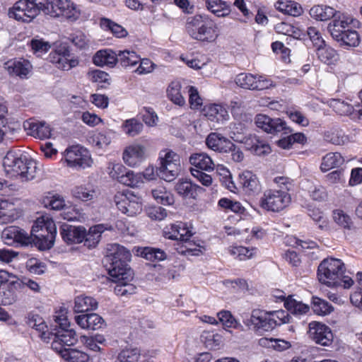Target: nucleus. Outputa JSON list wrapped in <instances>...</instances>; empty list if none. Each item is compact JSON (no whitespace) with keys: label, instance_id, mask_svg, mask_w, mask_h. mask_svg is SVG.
<instances>
[{"label":"nucleus","instance_id":"12","mask_svg":"<svg viewBox=\"0 0 362 362\" xmlns=\"http://www.w3.org/2000/svg\"><path fill=\"white\" fill-rule=\"evenodd\" d=\"M291 202V194L287 192L270 189L264 192L260 206L267 211L279 212L286 208Z\"/></svg>","mask_w":362,"mask_h":362},{"label":"nucleus","instance_id":"58","mask_svg":"<svg viewBox=\"0 0 362 362\" xmlns=\"http://www.w3.org/2000/svg\"><path fill=\"white\" fill-rule=\"evenodd\" d=\"M141 353L138 349L122 350L117 356L119 362H140Z\"/></svg>","mask_w":362,"mask_h":362},{"label":"nucleus","instance_id":"47","mask_svg":"<svg viewBox=\"0 0 362 362\" xmlns=\"http://www.w3.org/2000/svg\"><path fill=\"white\" fill-rule=\"evenodd\" d=\"M140 61V57L134 51L123 50L118 52V62L124 67H132Z\"/></svg>","mask_w":362,"mask_h":362},{"label":"nucleus","instance_id":"43","mask_svg":"<svg viewBox=\"0 0 362 362\" xmlns=\"http://www.w3.org/2000/svg\"><path fill=\"white\" fill-rule=\"evenodd\" d=\"M137 255L151 262L163 261L167 257L163 250L151 247L139 248Z\"/></svg>","mask_w":362,"mask_h":362},{"label":"nucleus","instance_id":"64","mask_svg":"<svg viewBox=\"0 0 362 362\" xmlns=\"http://www.w3.org/2000/svg\"><path fill=\"white\" fill-rule=\"evenodd\" d=\"M218 206L222 209L237 213L243 214L245 208L238 202L232 201L227 198H222L218 201Z\"/></svg>","mask_w":362,"mask_h":362},{"label":"nucleus","instance_id":"44","mask_svg":"<svg viewBox=\"0 0 362 362\" xmlns=\"http://www.w3.org/2000/svg\"><path fill=\"white\" fill-rule=\"evenodd\" d=\"M181 84L178 81H173L167 88V96L174 104L179 106L185 105V99L181 92Z\"/></svg>","mask_w":362,"mask_h":362},{"label":"nucleus","instance_id":"5","mask_svg":"<svg viewBox=\"0 0 362 362\" xmlns=\"http://www.w3.org/2000/svg\"><path fill=\"white\" fill-rule=\"evenodd\" d=\"M289 322V315L286 311L279 310L272 312H265L262 310L252 311L249 319L245 324L256 333L262 334L270 332L276 327Z\"/></svg>","mask_w":362,"mask_h":362},{"label":"nucleus","instance_id":"46","mask_svg":"<svg viewBox=\"0 0 362 362\" xmlns=\"http://www.w3.org/2000/svg\"><path fill=\"white\" fill-rule=\"evenodd\" d=\"M29 326L40 332V337L44 341H48L51 339L50 334L48 332L47 326L44 320L39 315L33 316L29 319Z\"/></svg>","mask_w":362,"mask_h":362},{"label":"nucleus","instance_id":"45","mask_svg":"<svg viewBox=\"0 0 362 362\" xmlns=\"http://www.w3.org/2000/svg\"><path fill=\"white\" fill-rule=\"evenodd\" d=\"M151 194L154 199L163 205H170L174 202L173 194L168 192L165 187L160 185L151 190Z\"/></svg>","mask_w":362,"mask_h":362},{"label":"nucleus","instance_id":"33","mask_svg":"<svg viewBox=\"0 0 362 362\" xmlns=\"http://www.w3.org/2000/svg\"><path fill=\"white\" fill-rule=\"evenodd\" d=\"M112 230V226L104 224H98L89 228L88 232L86 230L84 238L85 245L88 247H95L100 241L101 234L105 230Z\"/></svg>","mask_w":362,"mask_h":362},{"label":"nucleus","instance_id":"55","mask_svg":"<svg viewBox=\"0 0 362 362\" xmlns=\"http://www.w3.org/2000/svg\"><path fill=\"white\" fill-rule=\"evenodd\" d=\"M120 183L131 187H139L144 183L141 173H134L132 170H127L124 177H122Z\"/></svg>","mask_w":362,"mask_h":362},{"label":"nucleus","instance_id":"56","mask_svg":"<svg viewBox=\"0 0 362 362\" xmlns=\"http://www.w3.org/2000/svg\"><path fill=\"white\" fill-rule=\"evenodd\" d=\"M69 39L76 47V48L80 50H85L89 47L90 40L81 31H76L70 35Z\"/></svg>","mask_w":362,"mask_h":362},{"label":"nucleus","instance_id":"57","mask_svg":"<svg viewBox=\"0 0 362 362\" xmlns=\"http://www.w3.org/2000/svg\"><path fill=\"white\" fill-rule=\"evenodd\" d=\"M124 132L129 136L138 135L143 129V124L137 119L132 118L127 119L122 124Z\"/></svg>","mask_w":362,"mask_h":362},{"label":"nucleus","instance_id":"23","mask_svg":"<svg viewBox=\"0 0 362 362\" xmlns=\"http://www.w3.org/2000/svg\"><path fill=\"white\" fill-rule=\"evenodd\" d=\"M239 182L243 191L249 196H255L262 191V185L257 176L250 170H245L239 175Z\"/></svg>","mask_w":362,"mask_h":362},{"label":"nucleus","instance_id":"50","mask_svg":"<svg viewBox=\"0 0 362 362\" xmlns=\"http://www.w3.org/2000/svg\"><path fill=\"white\" fill-rule=\"evenodd\" d=\"M285 308L295 315H303L309 311V306L301 302L297 301L292 297H288L284 302Z\"/></svg>","mask_w":362,"mask_h":362},{"label":"nucleus","instance_id":"62","mask_svg":"<svg viewBox=\"0 0 362 362\" xmlns=\"http://www.w3.org/2000/svg\"><path fill=\"white\" fill-rule=\"evenodd\" d=\"M30 45L33 53L38 57L47 52L51 48L50 43L42 39H33Z\"/></svg>","mask_w":362,"mask_h":362},{"label":"nucleus","instance_id":"32","mask_svg":"<svg viewBox=\"0 0 362 362\" xmlns=\"http://www.w3.org/2000/svg\"><path fill=\"white\" fill-rule=\"evenodd\" d=\"M93 62L98 66L113 67L118 62V54L111 49H101L95 54Z\"/></svg>","mask_w":362,"mask_h":362},{"label":"nucleus","instance_id":"42","mask_svg":"<svg viewBox=\"0 0 362 362\" xmlns=\"http://www.w3.org/2000/svg\"><path fill=\"white\" fill-rule=\"evenodd\" d=\"M98 308L97 300L90 296H79L75 298V313H85L89 310H95Z\"/></svg>","mask_w":362,"mask_h":362},{"label":"nucleus","instance_id":"26","mask_svg":"<svg viewBox=\"0 0 362 362\" xmlns=\"http://www.w3.org/2000/svg\"><path fill=\"white\" fill-rule=\"evenodd\" d=\"M203 115L211 122L223 123L229 119L226 108L221 104H207L202 109Z\"/></svg>","mask_w":362,"mask_h":362},{"label":"nucleus","instance_id":"29","mask_svg":"<svg viewBox=\"0 0 362 362\" xmlns=\"http://www.w3.org/2000/svg\"><path fill=\"white\" fill-rule=\"evenodd\" d=\"M23 126L28 134L40 139L49 138L52 134L49 125L44 122H35L27 121L24 123Z\"/></svg>","mask_w":362,"mask_h":362},{"label":"nucleus","instance_id":"54","mask_svg":"<svg viewBox=\"0 0 362 362\" xmlns=\"http://www.w3.org/2000/svg\"><path fill=\"white\" fill-rule=\"evenodd\" d=\"M334 222L340 227L351 230L353 227V221L349 215L341 209H336L332 214Z\"/></svg>","mask_w":362,"mask_h":362},{"label":"nucleus","instance_id":"27","mask_svg":"<svg viewBox=\"0 0 362 362\" xmlns=\"http://www.w3.org/2000/svg\"><path fill=\"white\" fill-rule=\"evenodd\" d=\"M206 144L210 149L220 153H228L233 143L220 134L212 132L206 139Z\"/></svg>","mask_w":362,"mask_h":362},{"label":"nucleus","instance_id":"3","mask_svg":"<svg viewBox=\"0 0 362 362\" xmlns=\"http://www.w3.org/2000/svg\"><path fill=\"white\" fill-rule=\"evenodd\" d=\"M6 173L22 182L33 180L37 176V162L21 151H8L3 160Z\"/></svg>","mask_w":362,"mask_h":362},{"label":"nucleus","instance_id":"1","mask_svg":"<svg viewBox=\"0 0 362 362\" xmlns=\"http://www.w3.org/2000/svg\"><path fill=\"white\" fill-rule=\"evenodd\" d=\"M131 257V252L124 246L116 243L107 246L105 262L112 281L116 284L114 292L118 296L136 293V286L130 283L134 277L133 271L127 264Z\"/></svg>","mask_w":362,"mask_h":362},{"label":"nucleus","instance_id":"39","mask_svg":"<svg viewBox=\"0 0 362 362\" xmlns=\"http://www.w3.org/2000/svg\"><path fill=\"white\" fill-rule=\"evenodd\" d=\"M42 202L45 207L57 211L63 210L66 205L63 196L53 192H48Z\"/></svg>","mask_w":362,"mask_h":362},{"label":"nucleus","instance_id":"36","mask_svg":"<svg viewBox=\"0 0 362 362\" xmlns=\"http://www.w3.org/2000/svg\"><path fill=\"white\" fill-rule=\"evenodd\" d=\"M315 52L318 59L327 65L334 64L339 59L337 51L325 42L315 49Z\"/></svg>","mask_w":362,"mask_h":362},{"label":"nucleus","instance_id":"53","mask_svg":"<svg viewBox=\"0 0 362 362\" xmlns=\"http://www.w3.org/2000/svg\"><path fill=\"white\" fill-rule=\"evenodd\" d=\"M257 75L241 73L235 78V83L243 88L255 90Z\"/></svg>","mask_w":362,"mask_h":362},{"label":"nucleus","instance_id":"40","mask_svg":"<svg viewBox=\"0 0 362 362\" xmlns=\"http://www.w3.org/2000/svg\"><path fill=\"white\" fill-rule=\"evenodd\" d=\"M334 110L341 115L349 116L352 119H359V112L357 105L354 107L351 104L343 101L336 100L334 104Z\"/></svg>","mask_w":362,"mask_h":362},{"label":"nucleus","instance_id":"9","mask_svg":"<svg viewBox=\"0 0 362 362\" xmlns=\"http://www.w3.org/2000/svg\"><path fill=\"white\" fill-rule=\"evenodd\" d=\"M46 0H19L8 10V16L17 21L30 22L39 12L45 13Z\"/></svg>","mask_w":362,"mask_h":362},{"label":"nucleus","instance_id":"8","mask_svg":"<svg viewBox=\"0 0 362 362\" xmlns=\"http://www.w3.org/2000/svg\"><path fill=\"white\" fill-rule=\"evenodd\" d=\"M46 0H19L8 10V16L17 21L30 22L39 12L45 13Z\"/></svg>","mask_w":362,"mask_h":362},{"label":"nucleus","instance_id":"14","mask_svg":"<svg viewBox=\"0 0 362 362\" xmlns=\"http://www.w3.org/2000/svg\"><path fill=\"white\" fill-rule=\"evenodd\" d=\"M115 202L117 209L129 216H134L142 211L141 199L130 192L117 193L115 196Z\"/></svg>","mask_w":362,"mask_h":362},{"label":"nucleus","instance_id":"63","mask_svg":"<svg viewBox=\"0 0 362 362\" xmlns=\"http://www.w3.org/2000/svg\"><path fill=\"white\" fill-rule=\"evenodd\" d=\"M325 137L326 141L335 145H343L348 139L341 131L337 129L327 132Z\"/></svg>","mask_w":362,"mask_h":362},{"label":"nucleus","instance_id":"11","mask_svg":"<svg viewBox=\"0 0 362 362\" xmlns=\"http://www.w3.org/2000/svg\"><path fill=\"white\" fill-rule=\"evenodd\" d=\"M80 9L71 0H46L45 14L52 17H62L71 21L80 16Z\"/></svg>","mask_w":362,"mask_h":362},{"label":"nucleus","instance_id":"52","mask_svg":"<svg viewBox=\"0 0 362 362\" xmlns=\"http://www.w3.org/2000/svg\"><path fill=\"white\" fill-rule=\"evenodd\" d=\"M341 45L356 47L359 45L360 38L357 31L351 28L341 34V39H336Z\"/></svg>","mask_w":362,"mask_h":362},{"label":"nucleus","instance_id":"13","mask_svg":"<svg viewBox=\"0 0 362 362\" xmlns=\"http://www.w3.org/2000/svg\"><path fill=\"white\" fill-rule=\"evenodd\" d=\"M64 160L67 166L74 168H86L90 167L93 160L88 151L79 146L68 147L63 153Z\"/></svg>","mask_w":362,"mask_h":362},{"label":"nucleus","instance_id":"19","mask_svg":"<svg viewBox=\"0 0 362 362\" xmlns=\"http://www.w3.org/2000/svg\"><path fill=\"white\" fill-rule=\"evenodd\" d=\"M50 339H52V348L58 353L64 351V346H73L78 341L76 332L67 328L60 329L57 332L50 334Z\"/></svg>","mask_w":362,"mask_h":362},{"label":"nucleus","instance_id":"41","mask_svg":"<svg viewBox=\"0 0 362 362\" xmlns=\"http://www.w3.org/2000/svg\"><path fill=\"white\" fill-rule=\"evenodd\" d=\"M344 162V158L339 153H328L322 159L320 169L327 172L332 168H339Z\"/></svg>","mask_w":362,"mask_h":362},{"label":"nucleus","instance_id":"37","mask_svg":"<svg viewBox=\"0 0 362 362\" xmlns=\"http://www.w3.org/2000/svg\"><path fill=\"white\" fill-rule=\"evenodd\" d=\"M338 13L334 8L326 5H316L310 10V16L316 21H320L334 18Z\"/></svg>","mask_w":362,"mask_h":362},{"label":"nucleus","instance_id":"20","mask_svg":"<svg viewBox=\"0 0 362 362\" xmlns=\"http://www.w3.org/2000/svg\"><path fill=\"white\" fill-rule=\"evenodd\" d=\"M5 244L8 245H28L31 242V237L23 229L17 226H9L5 228L1 235Z\"/></svg>","mask_w":362,"mask_h":362},{"label":"nucleus","instance_id":"16","mask_svg":"<svg viewBox=\"0 0 362 362\" xmlns=\"http://www.w3.org/2000/svg\"><path fill=\"white\" fill-rule=\"evenodd\" d=\"M255 124L258 128L267 133L276 134L283 132L286 134L291 132L286 126L285 122L280 118L272 119L266 115H257L255 117Z\"/></svg>","mask_w":362,"mask_h":362},{"label":"nucleus","instance_id":"24","mask_svg":"<svg viewBox=\"0 0 362 362\" xmlns=\"http://www.w3.org/2000/svg\"><path fill=\"white\" fill-rule=\"evenodd\" d=\"M60 234L67 244L80 243L85 238L86 228L83 226L63 224L60 227Z\"/></svg>","mask_w":362,"mask_h":362},{"label":"nucleus","instance_id":"48","mask_svg":"<svg viewBox=\"0 0 362 362\" xmlns=\"http://www.w3.org/2000/svg\"><path fill=\"white\" fill-rule=\"evenodd\" d=\"M100 24L103 29L110 30L117 37H124L128 34L127 31L122 25L108 18H101Z\"/></svg>","mask_w":362,"mask_h":362},{"label":"nucleus","instance_id":"10","mask_svg":"<svg viewBox=\"0 0 362 362\" xmlns=\"http://www.w3.org/2000/svg\"><path fill=\"white\" fill-rule=\"evenodd\" d=\"M23 288V282L5 270H0V304L9 305L17 300V292Z\"/></svg>","mask_w":362,"mask_h":362},{"label":"nucleus","instance_id":"51","mask_svg":"<svg viewBox=\"0 0 362 362\" xmlns=\"http://www.w3.org/2000/svg\"><path fill=\"white\" fill-rule=\"evenodd\" d=\"M312 303L313 310L317 315H327L333 311L332 305L320 298L313 297Z\"/></svg>","mask_w":362,"mask_h":362},{"label":"nucleus","instance_id":"61","mask_svg":"<svg viewBox=\"0 0 362 362\" xmlns=\"http://www.w3.org/2000/svg\"><path fill=\"white\" fill-rule=\"evenodd\" d=\"M230 253L235 258L243 261L251 258L253 256L255 249L251 250L243 246H233L229 250Z\"/></svg>","mask_w":362,"mask_h":362},{"label":"nucleus","instance_id":"49","mask_svg":"<svg viewBox=\"0 0 362 362\" xmlns=\"http://www.w3.org/2000/svg\"><path fill=\"white\" fill-rule=\"evenodd\" d=\"M72 195L83 202L92 200L95 197V191L91 187L80 185L75 187L71 191Z\"/></svg>","mask_w":362,"mask_h":362},{"label":"nucleus","instance_id":"18","mask_svg":"<svg viewBox=\"0 0 362 362\" xmlns=\"http://www.w3.org/2000/svg\"><path fill=\"white\" fill-rule=\"evenodd\" d=\"M309 337L322 346H329L333 339L332 332L329 327L319 322L309 323Z\"/></svg>","mask_w":362,"mask_h":362},{"label":"nucleus","instance_id":"7","mask_svg":"<svg viewBox=\"0 0 362 362\" xmlns=\"http://www.w3.org/2000/svg\"><path fill=\"white\" fill-rule=\"evenodd\" d=\"M186 30L194 40L212 42L218 36L216 24L206 16H196L187 23Z\"/></svg>","mask_w":362,"mask_h":362},{"label":"nucleus","instance_id":"28","mask_svg":"<svg viewBox=\"0 0 362 362\" xmlns=\"http://www.w3.org/2000/svg\"><path fill=\"white\" fill-rule=\"evenodd\" d=\"M75 320L82 329H99L104 325V320L96 313L77 315Z\"/></svg>","mask_w":362,"mask_h":362},{"label":"nucleus","instance_id":"4","mask_svg":"<svg viewBox=\"0 0 362 362\" xmlns=\"http://www.w3.org/2000/svg\"><path fill=\"white\" fill-rule=\"evenodd\" d=\"M346 267L340 259L328 257L323 259L317 268L319 281L328 287L343 286L349 288L354 284L353 279L345 275Z\"/></svg>","mask_w":362,"mask_h":362},{"label":"nucleus","instance_id":"60","mask_svg":"<svg viewBox=\"0 0 362 362\" xmlns=\"http://www.w3.org/2000/svg\"><path fill=\"white\" fill-rule=\"evenodd\" d=\"M107 169L110 177L117 180L119 182L127 171V169L122 163L114 162H109Z\"/></svg>","mask_w":362,"mask_h":362},{"label":"nucleus","instance_id":"35","mask_svg":"<svg viewBox=\"0 0 362 362\" xmlns=\"http://www.w3.org/2000/svg\"><path fill=\"white\" fill-rule=\"evenodd\" d=\"M206 8L219 18H224L230 15L231 12L229 3L223 0H206Z\"/></svg>","mask_w":362,"mask_h":362},{"label":"nucleus","instance_id":"2","mask_svg":"<svg viewBox=\"0 0 362 362\" xmlns=\"http://www.w3.org/2000/svg\"><path fill=\"white\" fill-rule=\"evenodd\" d=\"M6 173L22 182L33 180L37 176V162L21 151H8L3 160Z\"/></svg>","mask_w":362,"mask_h":362},{"label":"nucleus","instance_id":"22","mask_svg":"<svg viewBox=\"0 0 362 362\" xmlns=\"http://www.w3.org/2000/svg\"><path fill=\"white\" fill-rule=\"evenodd\" d=\"M4 67L10 75L21 78H28L33 69L30 62L22 58L10 59L4 64Z\"/></svg>","mask_w":362,"mask_h":362},{"label":"nucleus","instance_id":"38","mask_svg":"<svg viewBox=\"0 0 362 362\" xmlns=\"http://www.w3.org/2000/svg\"><path fill=\"white\" fill-rule=\"evenodd\" d=\"M181 171L180 163H173L168 165H160L158 168V177L161 179L171 182L174 180Z\"/></svg>","mask_w":362,"mask_h":362},{"label":"nucleus","instance_id":"31","mask_svg":"<svg viewBox=\"0 0 362 362\" xmlns=\"http://www.w3.org/2000/svg\"><path fill=\"white\" fill-rule=\"evenodd\" d=\"M201 189L199 185L187 179L179 180L175 186L177 193L184 198L195 199Z\"/></svg>","mask_w":362,"mask_h":362},{"label":"nucleus","instance_id":"17","mask_svg":"<svg viewBox=\"0 0 362 362\" xmlns=\"http://www.w3.org/2000/svg\"><path fill=\"white\" fill-rule=\"evenodd\" d=\"M146 158V148L139 143L126 146L122 153L124 163L131 168L139 166Z\"/></svg>","mask_w":362,"mask_h":362},{"label":"nucleus","instance_id":"34","mask_svg":"<svg viewBox=\"0 0 362 362\" xmlns=\"http://www.w3.org/2000/svg\"><path fill=\"white\" fill-rule=\"evenodd\" d=\"M274 6L279 11L293 17H298L303 14V8L301 5L292 0H279Z\"/></svg>","mask_w":362,"mask_h":362},{"label":"nucleus","instance_id":"15","mask_svg":"<svg viewBox=\"0 0 362 362\" xmlns=\"http://www.w3.org/2000/svg\"><path fill=\"white\" fill-rule=\"evenodd\" d=\"M230 137L236 142L243 144L245 148L255 155L264 156L271 152V148L267 142L255 134L243 137L239 134L231 132Z\"/></svg>","mask_w":362,"mask_h":362},{"label":"nucleus","instance_id":"21","mask_svg":"<svg viewBox=\"0 0 362 362\" xmlns=\"http://www.w3.org/2000/svg\"><path fill=\"white\" fill-rule=\"evenodd\" d=\"M50 62L58 69L69 71L78 65L79 61L76 57L71 56L68 49H59L49 54Z\"/></svg>","mask_w":362,"mask_h":362},{"label":"nucleus","instance_id":"30","mask_svg":"<svg viewBox=\"0 0 362 362\" xmlns=\"http://www.w3.org/2000/svg\"><path fill=\"white\" fill-rule=\"evenodd\" d=\"M192 168L197 169L201 171L211 172L213 171L215 164L211 157L206 153H192L189 158Z\"/></svg>","mask_w":362,"mask_h":362},{"label":"nucleus","instance_id":"59","mask_svg":"<svg viewBox=\"0 0 362 362\" xmlns=\"http://www.w3.org/2000/svg\"><path fill=\"white\" fill-rule=\"evenodd\" d=\"M59 354L65 361L69 362H86L88 359L87 355L76 349L64 348Z\"/></svg>","mask_w":362,"mask_h":362},{"label":"nucleus","instance_id":"25","mask_svg":"<svg viewBox=\"0 0 362 362\" xmlns=\"http://www.w3.org/2000/svg\"><path fill=\"white\" fill-rule=\"evenodd\" d=\"M351 18L338 13L332 22L328 24L327 29L333 39H341V34L351 28Z\"/></svg>","mask_w":362,"mask_h":362},{"label":"nucleus","instance_id":"6","mask_svg":"<svg viewBox=\"0 0 362 362\" xmlns=\"http://www.w3.org/2000/svg\"><path fill=\"white\" fill-rule=\"evenodd\" d=\"M57 235V227L49 215L40 216L35 221L31 230V238L42 250L53 247Z\"/></svg>","mask_w":362,"mask_h":362}]
</instances>
